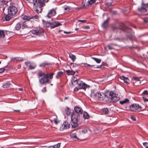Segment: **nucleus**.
Returning a JSON list of instances; mask_svg holds the SVG:
<instances>
[{"label": "nucleus", "instance_id": "51", "mask_svg": "<svg viewBox=\"0 0 148 148\" xmlns=\"http://www.w3.org/2000/svg\"><path fill=\"white\" fill-rule=\"evenodd\" d=\"M25 64L27 66H28V65H30L31 64L30 62H25Z\"/></svg>", "mask_w": 148, "mask_h": 148}, {"label": "nucleus", "instance_id": "33", "mask_svg": "<svg viewBox=\"0 0 148 148\" xmlns=\"http://www.w3.org/2000/svg\"><path fill=\"white\" fill-rule=\"evenodd\" d=\"M50 65V63H47L46 62H44L42 64H41L40 65V66H42L44 67L46 65Z\"/></svg>", "mask_w": 148, "mask_h": 148}, {"label": "nucleus", "instance_id": "5", "mask_svg": "<svg viewBox=\"0 0 148 148\" xmlns=\"http://www.w3.org/2000/svg\"><path fill=\"white\" fill-rule=\"evenodd\" d=\"M18 10L17 8L14 6L10 5L8 8V12L9 14L12 16L15 15L17 12Z\"/></svg>", "mask_w": 148, "mask_h": 148}, {"label": "nucleus", "instance_id": "3", "mask_svg": "<svg viewBox=\"0 0 148 148\" xmlns=\"http://www.w3.org/2000/svg\"><path fill=\"white\" fill-rule=\"evenodd\" d=\"M79 116L77 114L75 113H72L71 115V124L72 128H76L79 126Z\"/></svg>", "mask_w": 148, "mask_h": 148}, {"label": "nucleus", "instance_id": "20", "mask_svg": "<svg viewBox=\"0 0 148 148\" xmlns=\"http://www.w3.org/2000/svg\"><path fill=\"white\" fill-rule=\"evenodd\" d=\"M120 78L121 79L123 80L124 82L126 83L127 84H129V83L128 82L129 79L123 76H122L120 77Z\"/></svg>", "mask_w": 148, "mask_h": 148}, {"label": "nucleus", "instance_id": "19", "mask_svg": "<svg viewBox=\"0 0 148 148\" xmlns=\"http://www.w3.org/2000/svg\"><path fill=\"white\" fill-rule=\"evenodd\" d=\"M12 84H13L12 82H8L4 84L3 86V87L4 88H8L11 87L12 85Z\"/></svg>", "mask_w": 148, "mask_h": 148}, {"label": "nucleus", "instance_id": "57", "mask_svg": "<svg viewBox=\"0 0 148 148\" xmlns=\"http://www.w3.org/2000/svg\"><path fill=\"white\" fill-rule=\"evenodd\" d=\"M143 144L144 146H146L147 145V144H148V143L147 142H145L143 143Z\"/></svg>", "mask_w": 148, "mask_h": 148}, {"label": "nucleus", "instance_id": "14", "mask_svg": "<svg viewBox=\"0 0 148 148\" xmlns=\"http://www.w3.org/2000/svg\"><path fill=\"white\" fill-rule=\"evenodd\" d=\"M74 110L76 113H73L77 114L78 116V114H82L83 112V110L80 107L77 106L75 107L74 108Z\"/></svg>", "mask_w": 148, "mask_h": 148}, {"label": "nucleus", "instance_id": "16", "mask_svg": "<svg viewBox=\"0 0 148 148\" xmlns=\"http://www.w3.org/2000/svg\"><path fill=\"white\" fill-rule=\"evenodd\" d=\"M73 80L74 82H76V84L79 86V89H81V88L82 87L81 86L82 85V83H83L82 81H81L80 80H78L75 77L74 78Z\"/></svg>", "mask_w": 148, "mask_h": 148}, {"label": "nucleus", "instance_id": "41", "mask_svg": "<svg viewBox=\"0 0 148 148\" xmlns=\"http://www.w3.org/2000/svg\"><path fill=\"white\" fill-rule=\"evenodd\" d=\"M112 45H116L114 44H111L110 45H108L107 46V47L110 50H111L113 49V48L111 46Z\"/></svg>", "mask_w": 148, "mask_h": 148}, {"label": "nucleus", "instance_id": "26", "mask_svg": "<svg viewBox=\"0 0 148 148\" xmlns=\"http://www.w3.org/2000/svg\"><path fill=\"white\" fill-rule=\"evenodd\" d=\"M83 117L84 119H87L89 117L88 114L86 112H84L83 115Z\"/></svg>", "mask_w": 148, "mask_h": 148}, {"label": "nucleus", "instance_id": "46", "mask_svg": "<svg viewBox=\"0 0 148 148\" xmlns=\"http://www.w3.org/2000/svg\"><path fill=\"white\" fill-rule=\"evenodd\" d=\"M78 21L79 22L85 23L86 22V20H78Z\"/></svg>", "mask_w": 148, "mask_h": 148}, {"label": "nucleus", "instance_id": "44", "mask_svg": "<svg viewBox=\"0 0 148 148\" xmlns=\"http://www.w3.org/2000/svg\"><path fill=\"white\" fill-rule=\"evenodd\" d=\"M70 10V8L68 6H66L64 8V10L65 11V12H66L67 11H69Z\"/></svg>", "mask_w": 148, "mask_h": 148}, {"label": "nucleus", "instance_id": "21", "mask_svg": "<svg viewBox=\"0 0 148 148\" xmlns=\"http://www.w3.org/2000/svg\"><path fill=\"white\" fill-rule=\"evenodd\" d=\"M109 21V18H108L102 24V27L103 28H105L108 27Z\"/></svg>", "mask_w": 148, "mask_h": 148}, {"label": "nucleus", "instance_id": "59", "mask_svg": "<svg viewBox=\"0 0 148 148\" xmlns=\"http://www.w3.org/2000/svg\"><path fill=\"white\" fill-rule=\"evenodd\" d=\"M48 22H46V21H45V23H46V26H47V27H48L49 26H47V25H48Z\"/></svg>", "mask_w": 148, "mask_h": 148}, {"label": "nucleus", "instance_id": "42", "mask_svg": "<svg viewBox=\"0 0 148 148\" xmlns=\"http://www.w3.org/2000/svg\"><path fill=\"white\" fill-rule=\"evenodd\" d=\"M143 21L145 23H146L148 22V18L146 17L143 18Z\"/></svg>", "mask_w": 148, "mask_h": 148}, {"label": "nucleus", "instance_id": "37", "mask_svg": "<svg viewBox=\"0 0 148 148\" xmlns=\"http://www.w3.org/2000/svg\"><path fill=\"white\" fill-rule=\"evenodd\" d=\"M70 64L71 65H73L72 66V67L73 68L77 67L79 65V64H76L74 63H71Z\"/></svg>", "mask_w": 148, "mask_h": 148}, {"label": "nucleus", "instance_id": "25", "mask_svg": "<svg viewBox=\"0 0 148 148\" xmlns=\"http://www.w3.org/2000/svg\"><path fill=\"white\" fill-rule=\"evenodd\" d=\"M21 28V24L20 23H17L15 27V29L16 30H19V29Z\"/></svg>", "mask_w": 148, "mask_h": 148}, {"label": "nucleus", "instance_id": "15", "mask_svg": "<svg viewBox=\"0 0 148 148\" xmlns=\"http://www.w3.org/2000/svg\"><path fill=\"white\" fill-rule=\"evenodd\" d=\"M8 2L5 1H0V8H2L3 12H4L5 8L7 5Z\"/></svg>", "mask_w": 148, "mask_h": 148}, {"label": "nucleus", "instance_id": "2", "mask_svg": "<svg viewBox=\"0 0 148 148\" xmlns=\"http://www.w3.org/2000/svg\"><path fill=\"white\" fill-rule=\"evenodd\" d=\"M45 0H33L34 8L37 13H41L42 10V7L45 5Z\"/></svg>", "mask_w": 148, "mask_h": 148}, {"label": "nucleus", "instance_id": "13", "mask_svg": "<svg viewBox=\"0 0 148 148\" xmlns=\"http://www.w3.org/2000/svg\"><path fill=\"white\" fill-rule=\"evenodd\" d=\"M56 14V12L55 9H53L50 10L48 12L47 15L48 18H49L51 16H55Z\"/></svg>", "mask_w": 148, "mask_h": 148}, {"label": "nucleus", "instance_id": "9", "mask_svg": "<svg viewBox=\"0 0 148 148\" xmlns=\"http://www.w3.org/2000/svg\"><path fill=\"white\" fill-rule=\"evenodd\" d=\"M71 127L70 124L67 121H65L60 128V130L62 131L64 130L69 128Z\"/></svg>", "mask_w": 148, "mask_h": 148}, {"label": "nucleus", "instance_id": "61", "mask_svg": "<svg viewBox=\"0 0 148 148\" xmlns=\"http://www.w3.org/2000/svg\"><path fill=\"white\" fill-rule=\"evenodd\" d=\"M144 5L146 7H147L148 8V3L145 4Z\"/></svg>", "mask_w": 148, "mask_h": 148}, {"label": "nucleus", "instance_id": "48", "mask_svg": "<svg viewBox=\"0 0 148 148\" xmlns=\"http://www.w3.org/2000/svg\"><path fill=\"white\" fill-rule=\"evenodd\" d=\"M143 99L145 102H147L148 101V99L143 97Z\"/></svg>", "mask_w": 148, "mask_h": 148}, {"label": "nucleus", "instance_id": "40", "mask_svg": "<svg viewBox=\"0 0 148 148\" xmlns=\"http://www.w3.org/2000/svg\"><path fill=\"white\" fill-rule=\"evenodd\" d=\"M96 1L95 0H90L88 1V3L89 5H91L94 3H95Z\"/></svg>", "mask_w": 148, "mask_h": 148}, {"label": "nucleus", "instance_id": "36", "mask_svg": "<svg viewBox=\"0 0 148 148\" xmlns=\"http://www.w3.org/2000/svg\"><path fill=\"white\" fill-rule=\"evenodd\" d=\"M44 75H45L44 73L41 71H39L38 73V75L40 77H42Z\"/></svg>", "mask_w": 148, "mask_h": 148}, {"label": "nucleus", "instance_id": "64", "mask_svg": "<svg viewBox=\"0 0 148 148\" xmlns=\"http://www.w3.org/2000/svg\"><path fill=\"white\" fill-rule=\"evenodd\" d=\"M68 97H65L64 99H68Z\"/></svg>", "mask_w": 148, "mask_h": 148}, {"label": "nucleus", "instance_id": "22", "mask_svg": "<svg viewBox=\"0 0 148 148\" xmlns=\"http://www.w3.org/2000/svg\"><path fill=\"white\" fill-rule=\"evenodd\" d=\"M138 10L140 12L143 13L147 12V10L145 8V5L143 6L142 7L138 8Z\"/></svg>", "mask_w": 148, "mask_h": 148}, {"label": "nucleus", "instance_id": "34", "mask_svg": "<svg viewBox=\"0 0 148 148\" xmlns=\"http://www.w3.org/2000/svg\"><path fill=\"white\" fill-rule=\"evenodd\" d=\"M92 58L95 60L97 63H100L101 61V60L100 59H98L95 58Z\"/></svg>", "mask_w": 148, "mask_h": 148}, {"label": "nucleus", "instance_id": "60", "mask_svg": "<svg viewBox=\"0 0 148 148\" xmlns=\"http://www.w3.org/2000/svg\"><path fill=\"white\" fill-rule=\"evenodd\" d=\"M64 33H66V34H70L71 33V32H64Z\"/></svg>", "mask_w": 148, "mask_h": 148}, {"label": "nucleus", "instance_id": "31", "mask_svg": "<svg viewBox=\"0 0 148 148\" xmlns=\"http://www.w3.org/2000/svg\"><path fill=\"white\" fill-rule=\"evenodd\" d=\"M103 111L106 114H108L109 113L108 110L107 108H105L102 109Z\"/></svg>", "mask_w": 148, "mask_h": 148}, {"label": "nucleus", "instance_id": "50", "mask_svg": "<svg viewBox=\"0 0 148 148\" xmlns=\"http://www.w3.org/2000/svg\"><path fill=\"white\" fill-rule=\"evenodd\" d=\"M143 94H144L145 95H148V92L147 90H145L143 92Z\"/></svg>", "mask_w": 148, "mask_h": 148}, {"label": "nucleus", "instance_id": "45", "mask_svg": "<svg viewBox=\"0 0 148 148\" xmlns=\"http://www.w3.org/2000/svg\"><path fill=\"white\" fill-rule=\"evenodd\" d=\"M57 119V117L56 116V118H54V122L56 124H57L58 123V120L57 121L56 120V119Z\"/></svg>", "mask_w": 148, "mask_h": 148}, {"label": "nucleus", "instance_id": "24", "mask_svg": "<svg viewBox=\"0 0 148 148\" xmlns=\"http://www.w3.org/2000/svg\"><path fill=\"white\" fill-rule=\"evenodd\" d=\"M69 56L70 58L72 60V61L73 62H74L76 58L75 56L71 53H69Z\"/></svg>", "mask_w": 148, "mask_h": 148}, {"label": "nucleus", "instance_id": "55", "mask_svg": "<svg viewBox=\"0 0 148 148\" xmlns=\"http://www.w3.org/2000/svg\"><path fill=\"white\" fill-rule=\"evenodd\" d=\"M79 89H79V88H77V87H76L75 88H74V90L75 91H77L78 90H79Z\"/></svg>", "mask_w": 148, "mask_h": 148}, {"label": "nucleus", "instance_id": "56", "mask_svg": "<svg viewBox=\"0 0 148 148\" xmlns=\"http://www.w3.org/2000/svg\"><path fill=\"white\" fill-rule=\"evenodd\" d=\"M42 91L43 92H45L46 91V88L45 87H44L42 89Z\"/></svg>", "mask_w": 148, "mask_h": 148}, {"label": "nucleus", "instance_id": "8", "mask_svg": "<svg viewBox=\"0 0 148 148\" xmlns=\"http://www.w3.org/2000/svg\"><path fill=\"white\" fill-rule=\"evenodd\" d=\"M120 28L123 31L125 32H126L128 33L131 32L132 31L131 28L127 27L123 23H121L120 24Z\"/></svg>", "mask_w": 148, "mask_h": 148}, {"label": "nucleus", "instance_id": "12", "mask_svg": "<svg viewBox=\"0 0 148 148\" xmlns=\"http://www.w3.org/2000/svg\"><path fill=\"white\" fill-rule=\"evenodd\" d=\"M13 16L9 14V13H8L7 15L4 13V16L2 19L3 21H9L12 18Z\"/></svg>", "mask_w": 148, "mask_h": 148}, {"label": "nucleus", "instance_id": "28", "mask_svg": "<svg viewBox=\"0 0 148 148\" xmlns=\"http://www.w3.org/2000/svg\"><path fill=\"white\" fill-rule=\"evenodd\" d=\"M5 36V32L2 30H0V37L4 38Z\"/></svg>", "mask_w": 148, "mask_h": 148}, {"label": "nucleus", "instance_id": "35", "mask_svg": "<svg viewBox=\"0 0 148 148\" xmlns=\"http://www.w3.org/2000/svg\"><path fill=\"white\" fill-rule=\"evenodd\" d=\"M87 85L85 84V83H82V85L81 86V89H83L84 90H85V89L87 88Z\"/></svg>", "mask_w": 148, "mask_h": 148}, {"label": "nucleus", "instance_id": "29", "mask_svg": "<svg viewBox=\"0 0 148 148\" xmlns=\"http://www.w3.org/2000/svg\"><path fill=\"white\" fill-rule=\"evenodd\" d=\"M134 79L135 81V83H136V82H139V84H140V80L139 79V78L136 77H134Z\"/></svg>", "mask_w": 148, "mask_h": 148}, {"label": "nucleus", "instance_id": "53", "mask_svg": "<svg viewBox=\"0 0 148 148\" xmlns=\"http://www.w3.org/2000/svg\"><path fill=\"white\" fill-rule=\"evenodd\" d=\"M63 74V73L61 71L59 72L58 73V76H61V75H62Z\"/></svg>", "mask_w": 148, "mask_h": 148}, {"label": "nucleus", "instance_id": "17", "mask_svg": "<svg viewBox=\"0 0 148 148\" xmlns=\"http://www.w3.org/2000/svg\"><path fill=\"white\" fill-rule=\"evenodd\" d=\"M38 18V16L36 15L31 16H24L23 18V19L24 20H26L28 21L31 19L33 18Z\"/></svg>", "mask_w": 148, "mask_h": 148}, {"label": "nucleus", "instance_id": "30", "mask_svg": "<svg viewBox=\"0 0 148 148\" xmlns=\"http://www.w3.org/2000/svg\"><path fill=\"white\" fill-rule=\"evenodd\" d=\"M60 143H59L53 146H51V147L52 148H58L60 147Z\"/></svg>", "mask_w": 148, "mask_h": 148}, {"label": "nucleus", "instance_id": "49", "mask_svg": "<svg viewBox=\"0 0 148 148\" xmlns=\"http://www.w3.org/2000/svg\"><path fill=\"white\" fill-rule=\"evenodd\" d=\"M5 69L4 68H1L0 69V73H2Z\"/></svg>", "mask_w": 148, "mask_h": 148}, {"label": "nucleus", "instance_id": "39", "mask_svg": "<svg viewBox=\"0 0 148 148\" xmlns=\"http://www.w3.org/2000/svg\"><path fill=\"white\" fill-rule=\"evenodd\" d=\"M28 28V26L26 24V23H25L24 22V24H23L22 25L21 28L22 29H24L25 28Z\"/></svg>", "mask_w": 148, "mask_h": 148}, {"label": "nucleus", "instance_id": "38", "mask_svg": "<svg viewBox=\"0 0 148 148\" xmlns=\"http://www.w3.org/2000/svg\"><path fill=\"white\" fill-rule=\"evenodd\" d=\"M66 114L67 115L69 116L70 114H71V111L68 108L66 110Z\"/></svg>", "mask_w": 148, "mask_h": 148}, {"label": "nucleus", "instance_id": "52", "mask_svg": "<svg viewBox=\"0 0 148 148\" xmlns=\"http://www.w3.org/2000/svg\"><path fill=\"white\" fill-rule=\"evenodd\" d=\"M15 59L16 60H20V61H22L23 60V59H21V58H15Z\"/></svg>", "mask_w": 148, "mask_h": 148}, {"label": "nucleus", "instance_id": "4", "mask_svg": "<svg viewBox=\"0 0 148 148\" xmlns=\"http://www.w3.org/2000/svg\"><path fill=\"white\" fill-rule=\"evenodd\" d=\"M54 74L53 73H51L50 74H46L42 77L39 79V82L42 84H44L46 83L49 82V79H51L53 77V75Z\"/></svg>", "mask_w": 148, "mask_h": 148}, {"label": "nucleus", "instance_id": "43", "mask_svg": "<svg viewBox=\"0 0 148 148\" xmlns=\"http://www.w3.org/2000/svg\"><path fill=\"white\" fill-rule=\"evenodd\" d=\"M84 64L85 66H89L91 67H93L94 66V65H90L86 63H84Z\"/></svg>", "mask_w": 148, "mask_h": 148}, {"label": "nucleus", "instance_id": "10", "mask_svg": "<svg viewBox=\"0 0 148 148\" xmlns=\"http://www.w3.org/2000/svg\"><path fill=\"white\" fill-rule=\"evenodd\" d=\"M31 32L33 34L38 36H40V34L44 33L43 30L41 29H39L32 30Z\"/></svg>", "mask_w": 148, "mask_h": 148}, {"label": "nucleus", "instance_id": "32", "mask_svg": "<svg viewBox=\"0 0 148 148\" xmlns=\"http://www.w3.org/2000/svg\"><path fill=\"white\" fill-rule=\"evenodd\" d=\"M36 65L35 64L32 65L31 64L29 66V68L28 69L29 70L34 69L36 68Z\"/></svg>", "mask_w": 148, "mask_h": 148}, {"label": "nucleus", "instance_id": "23", "mask_svg": "<svg viewBox=\"0 0 148 148\" xmlns=\"http://www.w3.org/2000/svg\"><path fill=\"white\" fill-rule=\"evenodd\" d=\"M69 75H73L75 74V71L73 70H68L66 71Z\"/></svg>", "mask_w": 148, "mask_h": 148}, {"label": "nucleus", "instance_id": "54", "mask_svg": "<svg viewBox=\"0 0 148 148\" xmlns=\"http://www.w3.org/2000/svg\"><path fill=\"white\" fill-rule=\"evenodd\" d=\"M83 27L84 28L86 29H88L90 28V27L89 26H84Z\"/></svg>", "mask_w": 148, "mask_h": 148}, {"label": "nucleus", "instance_id": "63", "mask_svg": "<svg viewBox=\"0 0 148 148\" xmlns=\"http://www.w3.org/2000/svg\"><path fill=\"white\" fill-rule=\"evenodd\" d=\"M15 111L17 112H19L20 111L19 110H14Z\"/></svg>", "mask_w": 148, "mask_h": 148}, {"label": "nucleus", "instance_id": "7", "mask_svg": "<svg viewBox=\"0 0 148 148\" xmlns=\"http://www.w3.org/2000/svg\"><path fill=\"white\" fill-rule=\"evenodd\" d=\"M99 92L95 90H92L90 95L91 99L97 100L99 96Z\"/></svg>", "mask_w": 148, "mask_h": 148}, {"label": "nucleus", "instance_id": "11", "mask_svg": "<svg viewBox=\"0 0 148 148\" xmlns=\"http://www.w3.org/2000/svg\"><path fill=\"white\" fill-rule=\"evenodd\" d=\"M48 25H47V26H49L51 25V27L52 29L62 25L60 23L58 22L55 21L52 22H48Z\"/></svg>", "mask_w": 148, "mask_h": 148}, {"label": "nucleus", "instance_id": "18", "mask_svg": "<svg viewBox=\"0 0 148 148\" xmlns=\"http://www.w3.org/2000/svg\"><path fill=\"white\" fill-rule=\"evenodd\" d=\"M127 36L129 39L131 41H134L135 40L136 38L134 35V33H132V34H127Z\"/></svg>", "mask_w": 148, "mask_h": 148}, {"label": "nucleus", "instance_id": "62", "mask_svg": "<svg viewBox=\"0 0 148 148\" xmlns=\"http://www.w3.org/2000/svg\"><path fill=\"white\" fill-rule=\"evenodd\" d=\"M18 89L21 91H22L23 90V89L22 88H19Z\"/></svg>", "mask_w": 148, "mask_h": 148}, {"label": "nucleus", "instance_id": "27", "mask_svg": "<svg viewBox=\"0 0 148 148\" xmlns=\"http://www.w3.org/2000/svg\"><path fill=\"white\" fill-rule=\"evenodd\" d=\"M129 102V100L127 99H125L124 100L120 101V103L121 104H123Z\"/></svg>", "mask_w": 148, "mask_h": 148}, {"label": "nucleus", "instance_id": "1", "mask_svg": "<svg viewBox=\"0 0 148 148\" xmlns=\"http://www.w3.org/2000/svg\"><path fill=\"white\" fill-rule=\"evenodd\" d=\"M108 93L109 95L108 96L104 93H101L99 92L98 99L99 101H102L106 98V101L108 103L111 102H115L119 100L120 98L117 97L118 95H117L113 91H110Z\"/></svg>", "mask_w": 148, "mask_h": 148}, {"label": "nucleus", "instance_id": "47", "mask_svg": "<svg viewBox=\"0 0 148 148\" xmlns=\"http://www.w3.org/2000/svg\"><path fill=\"white\" fill-rule=\"evenodd\" d=\"M131 119L134 121H135L136 120V117L133 116H131Z\"/></svg>", "mask_w": 148, "mask_h": 148}, {"label": "nucleus", "instance_id": "58", "mask_svg": "<svg viewBox=\"0 0 148 148\" xmlns=\"http://www.w3.org/2000/svg\"><path fill=\"white\" fill-rule=\"evenodd\" d=\"M102 67V66L101 65H99V66H97L96 68H101Z\"/></svg>", "mask_w": 148, "mask_h": 148}, {"label": "nucleus", "instance_id": "6", "mask_svg": "<svg viewBox=\"0 0 148 148\" xmlns=\"http://www.w3.org/2000/svg\"><path fill=\"white\" fill-rule=\"evenodd\" d=\"M130 110L133 112L139 111L142 109V108L138 104L134 103L132 104L130 106Z\"/></svg>", "mask_w": 148, "mask_h": 148}]
</instances>
